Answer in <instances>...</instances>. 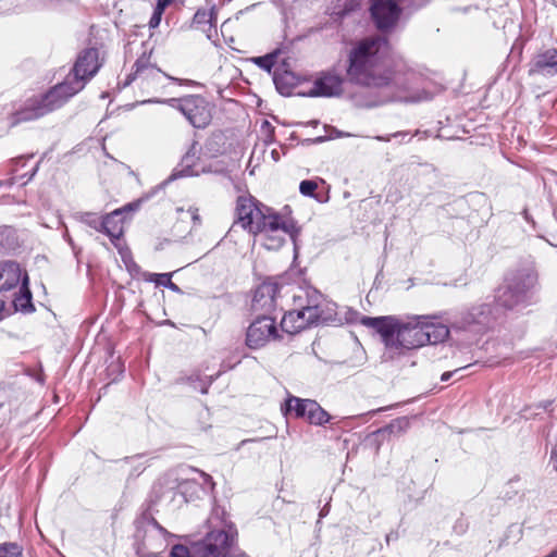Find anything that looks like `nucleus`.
Returning <instances> with one entry per match:
<instances>
[{
    "mask_svg": "<svg viewBox=\"0 0 557 557\" xmlns=\"http://www.w3.org/2000/svg\"><path fill=\"white\" fill-rule=\"evenodd\" d=\"M124 212L111 211L104 215H99L97 211H83L79 220L96 231L106 234L114 242L123 234Z\"/></svg>",
    "mask_w": 557,
    "mask_h": 557,
    "instance_id": "nucleus-10",
    "label": "nucleus"
},
{
    "mask_svg": "<svg viewBox=\"0 0 557 557\" xmlns=\"http://www.w3.org/2000/svg\"><path fill=\"white\" fill-rule=\"evenodd\" d=\"M552 557H557V547L553 549L550 553Z\"/></svg>",
    "mask_w": 557,
    "mask_h": 557,
    "instance_id": "nucleus-46",
    "label": "nucleus"
},
{
    "mask_svg": "<svg viewBox=\"0 0 557 557\" xmlns=\"http://www.w3.org/2000/svg\"><path fill=\"white\" fill-rule=\"evenodd\" d=\"M207 524L209 532L205 539L193 544L191 550L177 544L172 547L169 557H230L237 535L235 525L219 508L212 510Z\"/></svg>",
    "mask_w": 557,
    "mask_h": 557,
    "instance_id": "nucleus-4",
    "label": "nucleus"
},
{
    "mask_svg": "<svg viewBox=\"0 0 557 557\" xmlns=\"http://www.w3.org/2000/svg\"><path fill=\"white\" fill-rule=\"evenodd\" d=\"M301 298H302V296H301V295L295 296V300H296V299L301 300Z\"/></svg>",
    "mask_w": 557,
    "mask_h": 557,
    "instance_id": "nucleus-49",
    "label": "nucleus"
},
{
    "mask_svg": "<svg viewBox=\"0 0 557 557\" xmlns=\"http://www.w3.org/2000/svg\"><path fill=\"white\" fill-rule=\"evenodd\" d=\"M282 411L285 416L294 414L296 418L306 419L313 425H324L331 420V416L315 400L296 396H289L285 400Z\"/></svg>",
    "mask_w": 557,
    "mask_h": 557,
    "instance_id": "nucleus-9",
    "label": "nucleus"
},
{
    "mask_svg": "<svg viewBox=\"0 0 557 557\" xmlns=\"http://www.w3.org/2000/svg\"><path fill=\"white\" fill-rule=\"evenodd\" d=\"M397 536H398V535H397V533L391 532V533H388V534L386 535L385 541H386V543H387V544H389V542H391L392 540H396V539H397Z\"/></svg>",
    "mask_w": 557,
    "mask_h": 557,
    "instance_id": "nucleus-38",
    "label": "nucleus"
},
{
    "mask_svg": "<svg viewBox=\"0 0 557 557\" xmlns=\"http://www.w3.org/2000/svg\"><path fill=\"white\" fill-rule=\"evenodd\" d=\"M327 510L326 508L324 507L321 511H320V517H324L326 515Z\"/></svg>",
    "mask_w": 557,
    "mask_h": 557,
    "instance_id": "nucleus-45",
    "label": "nucleus"
},
{
    "mask_svg": "<svg viewBox=\"0 0 557 557\" xmlns=\"http://www.w3.org/2000/svg\"><path fill=\"white\" fill-rule=\"evenodd\" d=\"M101 66L99 61V51L96 48H87L83 50L69 73L72 75L73 82H82L83 88L97 74Z\"/></svg>",
    "mask_w": 557,
    "mask_h": 557,
    "instance_id": "nucleus-12",
    "label": "nucleus"
},
{
    "mask_svg": "<svg viewBox=\"0 0 557 557\" xmlns=\"http://www.w3.org/2000/svg\"><path fill=\"white\" fill-rule=\"evenodd\" d=\"M24 159V157H18L16 159H13L12 162L17 164L20 161H22Z\"/></svg>",
    "mask_w": 557,
    "mask_h": 557,
    "instance_id": "nucleus-44",
    "label": "nucleus"
},
{
    "mask_svg": "<svg viewBox=\"0 0 557 557\" xmlns=\"http://www.w3.org/2000/svg\"><path fill=\"white\" fill-rule=\"evenodd\" d=\"M149 102H153L149 100ZM178 110L190 125L196 128L207 127L212 120L213 106L200 95H188L181 98L156 100Z\"/></svg>",
    "mask_w": 557,
    "mask_h": 557,
    "instance_id": "nucleus-8",
    "label": "nucleus"
},
{
    "mask_svg": "<svg viewBox=\"0 0 557 557\" xmlns=\"http://www.w3.org/2000/svg\"><path fill=\"white\" fill-rule=\"evenodd\" d=\"M344 78L335 72H323L314 81L312 88L306 94L309 97H337L343 92Z\"/></svg>",
    "mask_w": 557,
    "mask_h": 557,
    "instance_id": "nucleus-14",
    "label": "nucleus"
},
{
    "mask_svg": "<svg viewBox=\"0 0 557 557\" xmlns=\"http://www.w3.org/2000/svg\"><path fill=\"white\" fill-rule=\"evenodd\" d=\"M530 76L553 77L557 75V49L548 48L537 52L530 62Z\"/></svg>",
    "mask_w": 557,
    "mask_h": 557,
    "instance_id": "nucleus-15",
    "label": "nucleus"
},
{
    "mask_svg": "<svg viewBox=\"0 0 557 557\" xmlns=\"http://www.w3.org/2000/svg\"><path fill=\"white\" fill-rule=\"evenodd\" d=\"M38 168H39V163H37L36 166L34 168V170H33V172H32V174L29 176V180L36 174Z\"/></svg>",
    "mask_w": 557,
    "mask_h": 557,
    "instance_id": "nucleus-41",
    "label": "nucleus"
},
{
    "mask_svg": "<svg viewBox=\"0 0 557 557\" xmlns=\"http://www.w3.org/2000/svg\"><path fill=\"white\" fill-rule=\"evenodd\" d=\"M168 5H169V0H158L157 1V5H156L152 16L150 17V21H149L150 28H156L160 25L162 14Z\"/></svg>",
    "mask_w": 557,
    "mask_h": 557,
    "instance_id": "nucleus-26",
    "label": "nucleus"
},
{
    "mask_svg": "<svg viewBox=\"0 0 557 557\" xmlns=\"http://www.w3.org/2000/svg\"><path fill=\"white\" fill-rule=\"evenodd\" d=\"M360 323L380 335L385 347L383 357L394 359L407 350L424 346L420 315L400 318L397 315L361 317Z\"/></svg>",
    "mask_w": 557,
    "mask_h": 557,
    "instance_id": "nucleus-2",
    "label": "nucleus"
},
{
    "mask_svg": "<svg viewBox=\"0 0 557 557\" xmlns=\"http://www.w3.org/2000/svg\"><path fill=\"white\" fill-rule=\"evenodd\" d=\"M151 525H152L153 530H154V531H157V532H159L160 534L164 535V534L166 533V531H165L162 527H160V525L157 523V521H154V520H153V521L151 522Z\"/></svg>",
    "mask_w": 557,
    "mask_h": 557,
    "instance_id": "nucleus-36",
    "label": "nucleus"
},
{
    "mask_svg": "<svg viewBox=\"0 0 557 557\" xmlns=\"http://www.w3.org/2000/svg\"><path fill=\"white\" fill-rule=\"evenodd\" d=\"M271 156H272V158H273V160H274V161H278V159H280V154H278V151H277V150H275V149H274V150H272Z\"/></svg>",
    "mask_w": 557,
    "mask_h": 557,
    "instance_id": "nucleus-39",
    "label": "nucleus"
},
{
    "mask_svg": "<svg viewBox=\"0 0 557 557\" xmlns=\"http://www.w3.org/2000/svg\"><path fill=\"white\" fill-rule=\"evenodd\" d=\"M537 282L539 276L534 265H523L506 277L504 285L496 290L495 301L506 309L529 305Z\"/></svg>",
    "mask_w": 557,
    "mask_h": 557,
    "instance_id": "nucleus-5",
    "label": "nucleus"
},
{
    "mask_svg": "<svg viewBox=\"0 0 557 557\" xmlns=\"http://www.w3.org/2000/svg\"><path fill=\"white\" fill-rule=\"evenodd\" d=\"M399 1L410 8H420L424 4V0H399Z\"/></svg>",
    "mask_w": 557,
    "mask_h": 557,
    "instance_id": "nucleus-33",
    "label": "nucleus"
},
{
    "mask_svg": "<svg viewBox=\"0 0 557 557\" xmlns=\"http://www.w3.org/2000/svg\"><path fill=\"white\" fill-rule=\"evenodd\" d=\"M187 213H189V218L194 221L198 220V215L195 214L193 211H186Z\"/></svg>",
    "mask_w": 557,
    "mask_h": 557,
    "instance_id": "nucleus-40",
    "label": "nucleus"
},
{
    "mask_svg": "<svg viewBox=\"0 0 557 557\" xmlns=\"http://www.w3.org/2000/svg\"><path fill=\"white\" fill-rule=\"evenodd\" d=\"M197 160L198 156L196 144H193L189 150L182 158L180 169L175 170L171 178L198 175L199 171L195 169Z\"/></svg>",
    "mask_w": 557,
    "mask_h": 557,
    "instance_id": "nucleus-21",
    "label": "nucleus"
},
{
    "mask_svg": "<svg viewBox=\"0 0 557 557\" xmlns=\"http://www.w3.org/2000/svg\"><path fill=\"white\" fill-rule=\"evenodd\" d=\"M135 72L127 76L125 85H129L135 79H140L141 84L159 81L162 72L150 63L149 57L143 54L135 63Z\"/></svg>",
    "mask_w": 557,
    "mask_h": 557,
    "instance_id": "nucleus-17",
    "label": "nucleus"
},
{
    "mask_svg": "<svg viewBox=\"0 0 557 557\" xmlns=\"http://www.w3.org/2000/svg\"><path fill=\"white\" fill-rule=\"evenodd\" d=\"M261 203H259L252 196L250 195H240L236 201L235 209H261Z\"/></svg>",
    "mask_w": 557,
    "mask_h": 557,
    "instance_id": "nucleus-28",
    "label": "nucleus"
},
{
    "mask_svg": "<svg viewBox=\"0 0 557 557\" xmlns=\"http://www.w3.org/2000/svg\"><path fill=\"white\" fill-rule=\"evenodd\" d=\"M376 139L381 140V141H388L389 140L388 137H382V136H377Z\"/></svg>",
    "mask_w": 557,
    "mask_h": 557,
    "instance_id": "nucleus-43",
    "label": "nucleus"
},
{
    "mask_svg": "<svg viewBox=\"0 0 557 557\" xmlns=\"http://www.w3.org/2000/svg\"><path fill=\"white\" fill-rule=\"evenodd\" d=\"M122 259L127 268H129L131 263H133L132 257L128 251H121Z\"/></svg>",
    "mask_w": 557,
    "mask_h": 557,
    "instance_id": "nucleus-35",
    "label": "nucleus"
},
{
    "mask_svg": "<svg viewBox=\"0 0 557 557\" xmlns=\"http://www.w3.org/2000/svg\"><path fill=\"white\" fill-rule=\"evenodd\" d=\"M216 7L210 4L208 9H198L194 15L193 24L207 34L209 39L216 35Z\"/></svg>",
    "mask_w": 557,
    "mask_h": 557,
    "instance_id": "nucleus-18",
    "label": "nucleus"
},
{
    "mask_svg": "<svg viewBox=\"0 0 557 557\" xmlns=\"http://www.w3.org/2000/svg\"><path fill=\"white\" fill-rule=\"evenodd\" d=\"M490 315H492L491 306L488 304H482L471 309V311L468 313L467 322L487 324L490 321Z\"/></svg>",
    "mask_w": 557,
    "mask_h": 557,
    "instance_id": "nucleus-22",
    "label": "nucleus"
},
{
    "mask_svg": "<svg viewBox=\"0 0 557 557\" xmlns=\"http://www.w3.org/2000/svg\"><path fill=\"white\" fill-rule=\"evenodd\" d=\"M277 286L272 283H263L255 292L253 306L264 310H270L275 305V295Z\"/></svg>",
    "mask_w": 557,
    "mask_h": 557,
    "instance_id": "nucleus-20",
    "label": "nucleus"
},
{
    "mask_svg": "<svg viewBox=\"0 0 557 557\" xmlns=\"http://www.w3.org/2000/svg\"><path fill=\"white\" fill-rule=\"evenodd\" d=\"M82 84V82H73L72 75L69 74L62 83L54 85L39 98L32 100L28 106L20 112L18 120H36L60 109L83 89Z\"/></svg>",
    "mask_w": 557,
    "mask_h": 557,
    "instance_id": "nucleus-6",
    "label": "nucleus"
},
{
    "mask_svg": "<svg viewBox=\"0 0 557 557\" xmlns=\"http://www.w3.org/2000/svg\"><path fill=\"white\" fill-rule=\"evenodd\" d=\"M370 15L381 32L394 29L399 21L401 8L395 0H371Z\"/></svg>",
    "mask_w": 557,
    "mask_h": 557,
    "instance_id": "nucleus-11",
    "label": "nucleus"
},
{
    "mask_svg": "<svg viewBox=\"0 0 557 557\" xmlns=\"http://www.w3.org/2000/svg\"><path fill=\"white\" fill-rule=\"evenodd\" d=\"M288 75L280 76L276 73L273 75V81L277 91L283 96H288L292 94L293 84L287 82Z\"/></svg>",
    "mask_w": 557,
    "mask_h": 557,
    "instance_id": "nucleus-27",
    "label": "nucleus"
},
{
    "mask_svg": "<svg viewBox=\"0 0 557 557\" xmlns=\"http://www.w3.org/2000/svg\"><path fill=\"white\" fill-rule=\"evenodd\" d=\"M166 282H168V284L165 287H168L169 289H171L173 292H180V287L175 283H173L172 280H168Z\"/></svg>",
    "mask_w": 557,
    "mask_h": 557,
    "instance_id": "nucleus-37",
    "label": "nucleus"
},
{
    "mask_svg": "<svg viewBox=\"0 0 557 557\" xmlns=\"http://www.w3.org/2000/svg\"><path fill=\"white\" fill-rule=\"evenodd\" d=\"M22 548L15 543L0 545V557H21Z\"/></svg>",
    "mask_w": 557,
    "mask_h": 557,
    "instance_id": "nucleus-30",
    "label": "nucleus"
},
{
    "mask_svg": "<svg viewBox=\"0 0 557 557\" xmlns=\"http://www.w3.org/2000/svg\"><path fill=\"white\" fill-rule=\"evenodd\" d=\"M420 321L424 335V345H435L448 337L449 329L447 324L440 321L437 315H420Z\"/></svg>",
    "mask_w": 557,
    "mask_h": 557,
    "instance_id": "nucleus-16",
    "label": "nucleus"
},
{
    "mask_svg": "<svg viewBox=\"0 0 557 557\" xmlns=\"http://www.w3.org/2000/svg\"><path fill=\"white\" fill-rule=\"evenodd\" d=\"M161 191H162V187L159 186V187L154 188L153 190L143 195L140 198L123 205L120 209H127V210L138 209L139 207L147 205V202L150 198H152L153 196H157Z\"/></svg>",
    "mask_w": 557,
    "mask_h": 557,
    "instance_id": "nucleus-25",
    "label": "nucleus"
},
{
    "mask_svg": "<svg viewBox=\"0 0 557 557\" xmlns=\"http://www.w3.org/2000/svg\"><path fill=\"white\" fill-rule=\"evenodd\" d=\"M253 61L260 69L271 73L275 63V57L272 54H267L263 57H258Z\"/></svg>",
    "mask_w": 557,
    "mask_h": 557,
    "instance_id": "nucleus-31",
    "label": "nucleus"
},
{
    "mask_svg": "<svg viewBox=\"0 0 557 557\" xmlns=\"http://www.w3.org/2000/svg\"><path fill=\"white\" fill-rule=\"evenodd\" d=\"M146 276V280L149 281V282H153L156 283L157 285H161V286H166L168 284V280H171L172 277V274L171 273H161V274H158V273H148L145 275Z\"/></svg>",
    "mask_w": 557,
    "mask_h": 557,
    "instance_id": "nucleus-32",
    "label": "nucleus"
},
{
    "mask_svg": "<svg viewBox=\"0 0 557 557\" xmlns=\"http://www.w3.org/2000/svg\"><path fill=\"white\" fill-rule=\"evenodd\" d=\"M205 478H206V481H211V476L207 475V474H203Z\"/></svg>",
    "mask_w": 557,
    "mask_h": 557,
    "instance_id": "nucleus-47",
    "label": "nucleus"
},
{
    "mask_svg": "<svg viewBox=\"0 0 557 557\" xmlns=\"http://www.w3.org/2000/svg\"><path fill=\"white\" fill-rule=\"evenodd\" d=\"M324 190H325V187H322V190H321V191H322V193H324ZM325 194L327 195V193H326V191H325Z\"/></svg>",
    "mask_w": 557,
    "mask_h": 557,
    "instance_id": "nucleus-51",
    "label": "nucleus"
},
{
    "mask_svg": "<svg viewBox=\"0 0 557 557\" xmlns=\"http://www.w3.org/2000/svg\"><path fill=\"white\" fill-rule=\"evenodd\" d=\"M299 190L304 196L313 197L318 202L323 203L327 200L325 193L320 191L319 184L312 180L302 181L299 185Z\"/></svg>",
    "mask_w": 557,
    "mask_h": 557,
    "instance_id": "nucleus-23",
    "label": "nucleus"
},
{
    "mask_svg": "<svg viewBox=\"0 0 557 557\" xmlns=\"http://www.w3.org/2000/svg\"><path fill=\"white\" fill-rule=\"evenodd\" d=\"M235 226L260 235L262 245L268 250H278L289 237L297 251V237L301 227L290 215V211H245L234 222L233 227Z\"/></svg>",
    "mask_w": 557,
    "mask_h": 557,
    "instance_id": "nucleus-3",
    "label": "nucleus"
},
{
    "mask_svg": "<svg viewBox=\"0 0 557 557\" xmlns=\"http://www.w3.org/2000/svg\"><path fill=\"white\" fill-rule=\"evenodd\" d=\"M20 265L14 261L0 263V292L16 287L23 280Z\"/></svg>",
    "mask_w": 557,
    "mask_h": 557,
    "instance_id": "nucleus-19",
    "label": "nucleus"
},
{
    "mask_svg": "<svg viewBox=\"0 0 557 557\" xmlns=\"http://www.w3.org/2000/svg\"><path fill=\"white\" fill-rule=\"evenodd\" d=\"M21 283H22L21 288H20L21 295L14 300V304L21 310L27 311L28 308H33V305L30 302L32 293L28 288V276L26 273H24V276H23V280Z\"/></svg>",
    "mask_w": 557,
    "mask_h": 557,
    "instance_id": "nucleus-24",
    "label": "nucleus"
},
{
    "mask_svg": "<svg viewBox=\"0 0 557 557\" xmlns=\"http://www.w3.org/2000/svg\"><path fill=\"white\" fill-rule=\"evenodd\" d=\"M389 45L385 37L376 36L359 42L349 54L347 75L356 84L382 89L376 104L391 101L419 102L429 99L426 92L416 96L404 94V79L386 66Z\"/></svg>",
    "mask_w": 557,
    "mask_h": 557,
    "instance_id": "nucleus-1",
    "label": "nucleus"
},
{
    "mask_svg": "<svg viewBox=\"0 0 557 557\" xmlns=\"http://www.w3.org/2000/svg\"><path fill=\"white\" fill-rule=\"evenodd\" d=\"M12 184V181H0V187L3 186V185H11Z\"/></svg>",
    "mask_w": 557,
    "mask_h": 557,
    "instance_id": "nucleus-42",
    "label": "nucleus"
},
{
    "mask_svg": "<svg viewBox=\"0 0 557 557\" xmlns=\"http://www.w3.org/2000/svg\"><path fill=\"white\" fill-rule=\"evenodd\" d=\"M468 367H469V366H467V368H468ZM463 369H466V367H463V368H459V369H456L455 371H447V372H444V373L442 374V376H441V381H442V382H447V381H448V380H449V379H450L455 373H457V372H459V371H461V370H463Z\"/></svg>",
    "mask_w": 557,
    "mask_h": 557,
    "instance_id": "nucleus-34",
    "label": "nucleus"
},
{
    "mask_svg": "<svg viewBox=\"0 0 557 557\" xmlns=\"http://www.w3.org/2000/svg\"><path fill=\"white\" fill-rule=\"evenodd\" d=\"M321 295L314 293V296L308 299L307 305H299L298 308L290 310L282 318V329L289 333H298L312 324L318 323H332L337 321L334 317L333 307L335 305H326V309H323L320 302Z\"/></svg>",
    "mask_w": 557,
    "mask_h": 557,
    "instance_id": "nucleus-7",
    "label": "nucleus"
},
{
    "mask_svg": "<svg viewBox=\"0 0 557 557\" xmlns=\"http://www.w3.org/2000/svg\"><path fill=\"white\" fill-rule=\"evenodd\" d=\"M277 336L274 319L263 315L257 318L248 327L246 344L249 348L258 349L265 346Z\"/></svg>",
    "mask_w": 557,
    "mask_h": 557,
    "instance_id": "nucleus-13",
    "label": "nucleus"
},
{
    "mask_svg": "<svg viewBox=\"0 0 557 557\" xmlns=\"http://www.w3.org/2000/svg\"><path fill=\"white\" fill-rule=\"evenodd\" d=\"M409 426V420L407 418H399L394 420L385 429L379 430V432L400 433Z\"/></svg>",
    "mask_w": 557,
    "mask_h": 557,
    "instance_id": "nucleus-29",
    "label": "nucleus"
},
{
    "mask_svg": "<svg viewBox=\"0 0 557 557\" xmlns=\"http://www.w3.org/2000/svg\"><path fill=\"white\" fill-rule=\"evenodd\" d=\"M399 135H401V133H395L393 136H394V137H397V136H399Z\"/></svg>",
    "mask_w": 557,
    "mask_h": 557,
    "instance_id": "nucleus-50",
    "label": "nucleus"
},
{
    "mask_svg": "<svg viewBox=\"0 0 557 557\" xmlns=\"http://www.w3.org/2000/svg\"><path fill=\"white\" fill-rule=\"evenodd\" d=\"M522 213H523L524 218L528 219V215H527L528 211L523 210Z\"/></svg>",
    "mask_w": 557,
    "mask_h": 557,
    "instance_id": "nucleus-48",
    "label": "nucleus"
}]
</instances>
